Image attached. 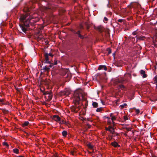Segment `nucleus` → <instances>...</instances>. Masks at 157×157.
Segmentation results:
<instances>
[{
    "instance_id": "1",
    "label": "nucleus",
    "mask_w": 157,
    "mask_h": 157,
    "mask_svg": "<svg viewBox=\"0 0 157 157\" xmlns=\"http://www.w3.org/2000/svg\"><path fill=\"white\" fill-rule=\"evenodd\" d=\"M36 21L33 20V19H31V21L27 19L25 21L23 22L20 25V26L23 32L25 33L27 31L26 28L29 27V25L33 27L35 25L34 24L36 23Z\"/></svg>"
},
{
    "instance_id": "2",
    "label": "nucleus",
    "mask_w": 157,
    "mask_h": 157,
    "mask_svg": "<svg viewBox=\"0 0 157 157\" xmlns=\"http://www.w3.org/2000/svg\"><path fill=\"white\" fill-rule=\"evenodd\" d=\"M85 96V94L82 93V92H79L78 91H75L74 94L75 99L74 100V104L75 105L77 104H79L81 97L83 101H86V98Z\"/></svg>"
},
{
    "instance_id": "3",
    "label": "nucleus",
    "mask_w": 157,
    "mask_h": 157,
    "mask_svg": "<svg viewBox=\"0 0 157 157\" xmlns=\"http://www.w3.org/2000/svg\"><path fill=\"white\" fill-rule=\"evenodd\" d=\"M43 94L44 95V97L45 98V100L47 101H50L52 99L53 96V94L51 91H50L43 92Z\"/></svg>"
},
{
    "instance_id": "4",
    "label": "nucleus",
    "mask_w": 157,
    "mask_h": 157,
    "mask_svg": "<svg viewBox=\"0 0 157 157\" xmlns=\"http://www.w3.org/2000/svg\"><path fill=\"white\" fill-rule=\"evenodd\" d=\"M132 78L131 73H127L125 74L124 77H121L123 82H128L130 81Z\"/></svg>"
},
{
    "instance_id": "5",
    "label": "nucleus",
    "mask_w": 157,
    "mask_h": 157,
    "mask_svg": "<svg viewBox=\"0 0 157 157\" xmlns=\"http://www.w3.org/2000/svg\"><path fill=\"white\" fill-rule=\"evenodd\" d=\"M71 93L69 90L65 89L64 90L61 91L59 92L57 95L59 97H62L64 95L68 96Z\"/></svg>"
},
{
    "instance_id": "6",
    "label": "nucleus",
    "mask_w": 157,
    "mask_h": 157,
    "mask_svg": "<svg viewBox=\"0 0 157 157\" xmlns=\"http://www.w3.org/2000/svg\"><path fill=\"white\" fill-rule=\"evenodd\" d=\"M40 82L42 84L48 86L47 88L48 89L50 84L51 83V81L50 79L46 78L45 79H43L41 80Z\"/></svg>"
},
{
    "instance_id": "7",
    "label": "nucleus",
    "mask_w": 157,
    "mask_h": 157,
    "mask_svg": "<svg viewBox=\"0 0 157 157\" xmlns=\"http://www.w3.org/2000/svg\"><path fill=\"white\" fill-rule=\"evenodd\" d=\"M136 42H138V41L144 40V41L146 39V37L143 36H140L139 35H137L136 36Z\"/></svg>"
},
{
    "instance_id": "8",
    "label": "nucleus",
    "mask_w": 157,
    "mask_h": 157,
    "mask_svg": "<svg viewBox=\"0 0 157 157\" xmlns=\"http://www.w3.org/2000/svg\"><path fill=\"white\" fill-rule=\"evenodd\" d=\"M123 81L121 78L120 79L119 78H117L113 80V85L114 86H116L119 83H122L123 82Z\"/></svg>"
},
{
    "instance_id": "9",
    "label": "nucleus",
    "mask_w": 157,
    "mask_h": 157,
    "mask_svg": "<svg viewBox=\"0 0 157 157\" xmlns=\"http://www.w3.org/2000/svg\"><path fill=\"white\" fill-rule=\"evenodd\" d=\"M94 29L100 33H102L105 30V28L102 26L101 25L97 27L94 26Z\"/></svg>"
},
{
    "instance_id": "10",
    "label": "nucleus",
    "mask_w": 157,
    "mask_h": 157,
    "mask_svg": "<svg viewBox=\"0 0 157 157\" xmlns=\"http://www.w3.org/2000/svg\"><path fill=\"white\" fill-rule=\"evenodd\" d=\"M44 56L45 57V62L44 63H50L51 62L49 61V56L47 53L44 52Z\"/></svg>"
},
{
    "instance_id": "11",
    "label": "nucleus",
    "mask_w": 157,
    "mask_h": 157,
    "mask_svg": "<svg viewBox=\"0 0 157 157\" xmlns=\"http://www.w3.org/2000/svg\"><path fill=\"white\" fill-rule=\"evenodd\" d=\"M32 9V8L30 7H28V6H26L24 7L23 9V11L24 12L26 13H29H29L30 11Z\"/></svg>"
},
{
    "instance_id": "12",
    "label": "nucleus",
    "mask_w": 157,
    "mask_h": 157,
    "mask_svg": "<svg viewBox=\"0 0 157 157\" xmlns=\"http://www.w3.org/2000/svg\"><path fill=\"white\" fill-rule=\"evenodd\" d=\"M110 132L112 134L111 136L112 138L115 136H119V134L117 132H116L114 130V128H113Z\"/></svg>"
},
{
    "instance_id": "13",
    "label": "nucleus",
    "mask_w": 157,
    "mask_h": 157,
    "mask_svg": "<svg viewBox=\"0 0 157 157\" xmlns=\"http://www.w3.org/2000/svg\"><path fill=\"white\" fill-rule=\"evenodd\" d=\"M29 15V13H26L25 15H21L20 18V20L22 22L24 21V20Z\"/></svg>"
},
{
    "instance_id": "14",
    "label": "nucleus",
    "mask_w": 157,
    "mask_h": 157,
    "mask_svg": "<svg viewBox=\"0 0 157 157\" xmlns=\"http://www.w3.org/2000/svg\"><path fill=\"white\" fill-rule=\"evenodd\" d=\"M53 119L57 122L59 121H61L60 117L58 115H54L53 116Z\"/></svg>"
},
{
    "instance_id": "15",
    "label": "nucleus",
    "mask_w": 157,
    "mask_h": 157,
    "mask_svg": "<svg viewBox=\"0 0 157 157\" xmlns=\"http://www.w3.org/2000/svg\"><path fill=\"white\" fill-rule=\"evenodd\" d=\"M45 9L47 10L48 9H50L52 11H54L56 10V7L55 6H49L48 7H46Z\"/></svg>"
},
{
    "instance_id": "16",
    "label": "nucleus",
    "mask_w": 157,
    "mask_h": 157,
    "mask_svg": "<svg viewBox=\"0 0 157 157\" xmlns=\"http://www.w3.org/2000/svg\"><path fill=\"white\" fill-rule=\"evenodd\" d=\"M76 34L78 35V37L81 39H83L84 38V36L81 34V31L80 30H78L77 31Z\"/></svg>"
},
{
    "instance_id": "17",
    "label": "nucleus",
    "mask_w": 157,
    "mask_h": 157,
    "mask_svg": "<svg viewBox=\"0 0 157 157\" xmlns=\"http://www.w3.org/2000/svg\"><path fill=\"white\" fill-rule=\"evenodd\" d=\"M145 73V71L143 70H141L140 71V74L143 75L142 76L143 78H145L147 77V75Z\"/></svg>"
},
{
    "instance_id": "18",
    "label": "nucleus",
    "mask_w": 157,
    "mask_h": 157,
    "mask_svg": "<svg viewBox=\"0 0 157 157\" xmlns=\"http://www.w3.org/2000/svg\"><path fill=\"white\" fill-rule=\"evenodd\" d=\"M111 145L113 146V147H120V145L118 144V143L115 141H114L111 143Z\"/></svg>"
},
{
    "instance_id": "19",
    "label": "nucleus",
    "mask_w": 157,
    "mask_h": 157,
    "mask_svg": "<svg viewBox=\"0 0 157 157\" xmlns=\"http://www.w3.org/2000/svg\"><path fill=\"white\" fill-rule=\"evenodd\" d=\"M102 69H104V70L105 71H106L107 70V68L106 66L100 65L98 68V70H100Z\"/></svg>"
},
{
    "instance_id": "20",
    "label": "nucleus",
    "mask_w": 157,
    "mask_h": 157,
    "mask_svg": "<svg viewBox=\"0 0 157 157\" xmlns=\"http://www.w3.org/2000/svg\"><path fill=\"white\" fill-rule=\"evenodd\" d=\"M71 111L77 113L78 112V110H77V108L76 107L74 106H72L71 108Z\"/></svg>"
},
{
    "instance_id": "21",
    "label": "nucleus",
    "mask_w": 157,
    "mask_h": 157,
    "mask_svg": "<svg viewBox=\"0 0 157 157\" xmlns=\"http://www.w3.org/2000/svg\"><path fill=\"white\" fill-rule=\"evenodd\" d=\"M62 135L65 137H66L67 135V132L66 131H63L62 132Z\"/></svg>"
},
{
    "instance_id": "22",
    "label": "nucleus",
    "mask_w": 157,
    "mask_h": 157,
    "mask_svg": "<svg viewBox=\"0 0 157 157\" xmlns=\"http://www.w3.org/2000/svg\"><path fill=\"white\" fill-rule=\"evenodd\" d=\"M43 69L44 70V71L48 72L50 71V68L47 67V66H45L44 68H43Z\"/></svg>"
},
{
    "instance_id": "23",
    "label": "nucleus",
    "mask_w": 157,
    "mask_h": 157,
    "mask_svg": "<svg viewBox=\"0 0 157 157\" xmlns=\"http://www.w3.org/2000/svg\"><path fill=\"white\" fill-rule=\"evenodd\" d=\"M84 24L86 27V29L88 30L90 28V25L87 22H85Z\"/></svg>"
},
{
    "instance_id": "24",
    "label": "nucleus",
    "mask_w": 157,
    "mask_h": 157,
    "mask_svg": "<svg viewBox=\"0 0 157 157\" xmlns=\"http://www.w3.org/2000/svg\"><path fill=\"white\" fill-rule=\"evenodd\" d=\"M92 105L94 108H96L98 106V103L95 102H93L92 103Z\"/></svg>"
},
{
    "instance_id": "25",
    "label": "nucleus",
    "mask_w": 157,
    "mask_h": 157,
    "mask_svg": "<svg viewBox=\"0 0 157 157\" xmlns=\"http://www.w3.org/2000/svg\"><path fill=\"white\" fill-rule=\"evenodd\" d=\"M128 40H130L131 41H132V42L134 43V41H135V38L134 37H131L130 36H129L128 37Z\"/></svg>"
},
{
    "instance_id": "26",
    "label": "nucleus",
    "mask_w": 157,
    "mask_h": 157,
    "mask_svg": "<svg viewBox=\"0 0 157 157\" xmlns=\"http://www.w3.org/2000/svg\"><path fill=\"white\" fill-rule=\"evenodd\" d=\"M12 86H13L16 89V90L18 92H20V90L16 87V86L14 84V83H13V85H12Z\"/></svg>"
},
{
    "instance_id": "27",
    "label": "nucleus",
    "mask_w": 157,
    "mask_h": 157,
    "mask_svg": "<svg viewBox=\"0 0 157 157\" xmlns=\"http://www.w3.org/2000/svg\"><path fill=\"white\" fill-rule=\"evenodd\" d=\"M13 152L16 154L19 153V150L17 148H15L13 150Z\"/></svg>"
},
{
    "instance_id": "28",
    "label": "nucleus",
    "mask_w": 157,
    "mask_h": 157,
    "mask_svg": "<svg viewBox=\"0 0 157 157\" xmlns=\"http://www.w3.org/2000/svg\"><path fill=\"white\" fill-rule=\"evenodd\" d=\"M29 124V122L28 121H25L23 124H22V126L23 127H24L25 126H27Z\"/></svg>"
},
{
    "instance_id": "29",
    "label": "nucleus",
    "mask_w": 157,
    "mask_h": 157,
    "mask_svg": "<svg viewBox=\"0 0 157 157\" xmlns=\"http://www.w3.org/2000/svg\"><path fill=\"white\" fill-rule=\"evenodd\" d=\"M113 128L112 126H109L108 128H105V130L109 131L110 132Z\"/></svg>"
},
{
    "instance_id": "30",
    "label": "nucleus",
    "mask_w": 157,
    "mask_h": 157,
    "mask_svg": "<svg viewBox=\"0 0 157 157\" xmlns=\"http://www.w3.org/2000/svg\"><path fill=\"white\" fill-rule=\"evenodd\" d=\"M88 147L90 149H92L93 148V146L91 145L90 143H89L87 145Z\"/></svg>"
},
{
    "instance_id": "31",
    "label": "nucleus",
    "mask_w": 157,
    "mask_h": 157,
    "mask_svg": "<svg viewBox=\"0 0 157 157\" xmlns=\"http://www.w3.org/2000/svg\"><path fill=\"white\" fill-rule=\"evenodd\" d=\"M133 109L135 110V112L136 114L138 115L140 113V111L139 109H137L135 108H133Z\"/></svg>"
},
{
    "instance_id": "32",
    "label": "nucleus",
    "mask_w": 157,
    "mask_h": 157,
    "mask_svg": "<svg viewBox=\"0 0 157 157\" xmlns=\"http://www.w3.org/2000/svg\"><path fill=\"white\" fill-rule=\"evenodd\" d=\"M106 51L108 52V54H107V56H108L111 53V49L110 48H108L107 49Z\"/></svg>"
},
{
    "instance_id": "33",
    "label": "nucleus",
    "mask_w": 157,
    "mask_h": 157,
    "mask_svg": "<svg viewBox=\"0 0 157 157\" xmlns=\"http://www.w3.org/2000/svg\"><path fill=\"white\" fill-rule=\"evenodd\" d=\"M117 21L119 22H123L124 23H125V21L124 20L119 19L117 20Z\"/></svg>"
},
{
    "instance_id": "34",
    "label": "nucleus",
    "mask_w": 157,
    "mask_h": 157,
    "mask_svg": "<svg viewBox=\"0 0 157 157\" xmlns=\"http://www.w3.org/2000/svg\"><path fill=\"white\" fill-rule=\"evenodd\" d=\"M119 87L121 90H123L125 88V86L124 85L122 84L119 85Z\"/></svg>"
},
{
    "instance_id": "35",
    "label": "nucleus",
    "mask_w": 157,
    "mask_h": 157,
    "mask_svg": "<svg viewBox=\"0 0 157 157\" xmlns=\"http://www.w3.org/2000/svg\"><path fill=\"white\" fill-rule=\"evenodd\" d=\"M138 30H137L135 31H134L132 33V34L133 35H137V34L138 33Z\"/></svg>"
},
{
    "instance_id": "36",
    "label": "nucleus",
    "mask_w": 157,
    "mask_h": 157,
    "mask_svg": "<svg viewBox=\"0 0 157 157\" xmlns=\"http://www.w3.org/2000/svg\"><path fill=\"white\" fill-rule=\"evenodd\" d=\"M79 27L81 30H83L84 29V27L82 24H79Z\"/></svg>"
},
{
    "instance_id": "37",
    "label": "nucleus",
    "mask_w": 157,
    "mask_h": 157,
    "mask_svg": "<svg viewBox=\"0 0 157 157\" xmlns=\"http://www.w3.org/2000/svg\"><path fill=\"white\" fill-rule=\"evenodd\" d=\"M154 81L155 84H157V75L154 78Z\"/></svg>"
},
{
    "instance_id": "38",
    "label": "nucleus",
    "mask_w": 157,
    "mask_h": 157,
    "mask_svg": "<svg viewBox=\"0 0 157 157\" xmlns=\"http://www.w3.org/2000/svg\"><path fill=\"white\" fill-rule=\"evenodd\" d=\"M102 109V108H98L96 109V111L97 112H100L101 111Z\"/></svg>"
},
{
    "instance_id": "39",
    "label": "nucleus",
    "mask_w": 157,
    "mask_h": 157,
    "mask_svg": "<svg viewBox=\"0 0 157 157\" xmlns=\"http://www.w3.org/2000/svg\"><path fill=\"white\" fill-rule=\"evenodd\" d=\"M127 105V104L126 103H124L123 105H121L120 107L121 109H123L125 106H126Z\"/></svg>"
},
{
    "instance_id": "40",
    "label": "nucleus",
    "mask_w": 157,
    "mask_h": 157,
    "mask_svg": "<svg viewBox=\"0 0 157 157\" xmlns=\"http://www.w3.org/2000/svg\"><path fill=\"white\" fill-rule=\"evenodd\" d=\"M111 119L112 120L113 122L114 123L113 121H114V120H116V117L114 116H113L111 117Z\"/></svg>"
},
{
    "instance_id": "41",
    "label": "nucleus",
    "mask_w": 157,
    "mask_h": 157,
    "mask_svg": "<svg viewBox=\"0 0 157 157\" xmlns=\"http://www.w3.org/2000/svg\"><path fill=\"white\" fill-rule=\"evenodd\" d=\"M66 123V121H65L64 119H62L61 121L60 122V124H62Z\"/></svg>"
},
{
    "instance_id": "42",
    "label": "nucleus",
    "mask_w": 157,
    "mask_h": 157,
    "mask_svg": "<svg viewBox=\"0 0 157 157\" xmlns=\"http://www.w3.org/2000/svg\"><path fill=\"white\" fill-rule=\"evenodd\" d=\"M44 62V61L43 60H42L41 61V63L39 65V66H40V67L41 68L42 67V66L43 65V63Z\"/></svg>"
},
{
    "instance_id": "43",
    "label": "nucleus",
    "mask_w": 157,
    "mask_h": 157,
    "mask_svg": "<svg viewBox=\"0 0 157 157\" xmlns=\"http://www.w3.org/2000/svg\"><path fill=\"white\" fill-rule=\"evenodd\" d=\"M124 121H126V120H128V117L127 116H124Z\"/></svg>"
},
{
    "instance_id": "44",
    "label": "nucleus",
    "mask_w": 157,
    "mask_h": 157,
    "mask_svg": "<svg viewBox=\"0 0 157 157\" xmlns=\"http://www.w3.org/2000/svg\"><path fill=\"white\" fill-rule=\"evenodd\" d=\"M3 145H5L7 147H9V145L8 144V143L6 142H4L3 143Z\"/></svg>"
},
{
    "instance_id": "45",
    "label": "nucleus",
    "mask_w": 157,
    "mask_h": 157,
    "mask_svg": "<svg viewBox=\"0 0 157 157\" xmlns=\"http://www.w3.org/2000/svg\"><path fill=\"white\" fill-rule=\"evenodd\" d=\"M125 128V129L127 130L128 131H130L131 130V128H130L126 127L125 128Z\"/></svg>"
},
{
    "instance_id": "46",
    "label": "nucleus",
    "mask_w": 157,
    "mask_h": 157,
    "mask_svg": "<svg viewBox=\"0 0 157 157\" xmlns=\"http://www.w3.org/2000/svg\"><path fill=\"white\" fill-rule=\"evenodd\" d=\"M153 44L154 46L156 48H157V44H156L154 41H153Z\"/></svg>"
},
{
    "instance_id": "47",
    "label": "nucleus",
    "mask_w": 157,
    "mask_h": 157,
    "mask_svg": "<svg viewBox=\"0 0 157 157\" xmlns=\"http://www.w3.org/2000/svg\"><path fill=\"white\" fill-rule=\"evenodd\" d=\"M70 31H71L73 33H74L76 34V30L74 29H71L70 30Z\"/></svg>"
},
{
    "instance_id": "48",
    "label": "nucleus",
    "mask_w": 157,
    "mask_h": 157,
    "mask_svg": "<svg viewBox=\"0 0 157 157\" xmlns=\"http://www.w3.org/2000/svg\"><path fill=\"white\" fill-rule=\"evenodd\" d=\"M75 107H76V108H77V109H78V110H78V111L80 109V106H77V105H78V104H77L76 105H75Z\"/></svg>"
},
{
    "instance_id": "49",
    "label": "nucleus",
    "mask_w": 157,
    "mask_h": 157,
    "mask_svg": "<svg viewBox=\"0 0 157 157\" xmlns=\"http://www.w3.org/2000/svg\"><path fill=\"white\" fill-rule=\"evenodd\" d=\"M108 18L106 17H105L104 18V21H106V23L107 21H108Z\"/></svg>"
},
{
    "instance_id": "50",
    "label": "nucleus",
    "mask_w": 157,
    "mask_h": 157,
    "mask_svg": "<svg viewBox=\"0 0 157 157\" xmlns=\"http://www.w3.org/2000/svg\"><path fill=\"white\" fill-rule=\"evenodd\" d=\"M64 124H65L68 127H69V125H70V124L68 123L67 122H66V123H64Z\"/></svg>"
},
{
    "instance_id": "51",
    "label": "nucleus",
    "mask_w": 157,
    "mask_h": 157,
    "mask_svg": "<svg viewBox=\"0 0 157 157\" xmlns=\"http://www.w3.org/2000/svg\"><path fill=\"white\" fill-rule=\"evenodd\" d=\"M132 4H133V3H132L130 5H129L128 6V7H129L130 8L133 7Z\"/></svg>"
},
{
    "instance_id": "52",
    "label": "nucleus",
    "mask_w": 157,
    "mask_h": 157,
    "mask_svg": "<svg viewBox=\"0 0 157 157\" xmlns=\"http://www.w3.org/2000/svg\"><path fill=\"white\" fill-rule=\"evenodd\" d=\"M48 54V56H50L51 57H53L54 55H53L51 53H50L49 54Z\"/></svg>"
},
{
    "instance_id": "53",
    "label": "nucleus",
    "mask_w": 157,
    "mask_h": 157,
    "mask_svg": "<svg viewBox=\"0 0 157 157\" xmlns=\"http://www.w3.org/2000/svg\"><path fill=\"white\" fill-rule=\"evenodd\" d=\"M64 76H65V78H68V75L67 73H66L64 75Z\"/></svg>"
},
{
    "instance_id": "54",
    "label": "nucleus",
    "mask_w": 157,
    "mask_h": 157,
    "mask_svg": "<svg viewBox=\"0 0 157 157\" xmlns=\"http://www.w3.org/2000/svg\"><path fill=\"white\" fill-rule=\"evenodd\" d=\"M104 118H107L109 120V119H110V118L106 116H104Z\"/></svg>"
},
{
    "instance_id": "55",
    "label": "nucleus",
    "mask_w": 157,
    "mask_h": 157,
    "mask_svg": "<svg viewBox=\"0 0 157 157\" xmlns=\"http://www.w3.org/2000/svg\"><path fill=\"white\" fill-rule=\"evenodd\" d=\"M71 154L72 155H74V151H71Z\"/></svg>"
},
{
    "instance_id": "56",
    "label": "nucleus",
    "mask_w": 157,
    "mask_h": 157,
    "mask_svg": "<svg viewBox=\"0 0 157 157\" xmlns=\"http://www.w3.org/2000/svg\"><path fill=\"white\" fill-rule=\"evenodd\" d=\"M65 11H66V10H62V13H64Z\"/></svg>"
},
{
    "instance_id": "57",
    "label": "nucleus",
    "mask_w": 157,
    "mask_h": 157,
    "mask_svg": "<svg viewBox=\"0 0 157 157\" xmlns=\"http://www.w3.org/2000/svg\"><path fill=\"white\" fill-rule=\"evenodd\" d=\"M85 105V106L84 107V108H86L87 107V105H88L87 103H86Z\"/></svg>"
},
{
    "instance_id": "58",
    "label": "nucleus",
    "mask_w": 157,
    "mask_h": 157,
    "mask_svg": "<svg viewBox=\"0 0 157 157\" xmlns=\"http://www.w3.org/2000/svg\"><path fill=\"white\" fill-rule=\"evenodd\" d=\"M57 61H55L54 64V65H57Z\"/></svg>"
},
{
    "instance_id": "59",
    "label": "nucleus",
    "mask_w": 157,
    "mask_h": 157,
    "mask_svg": "<svg viewBox=\"0 0 157 157\" xmlns=\"http://www.w3.org/2000/svg\"><path fill=\"white\" fill-rule=\"evenodd\" d=\"M53 66V64H50V65H49V67H52V66Z\"/></svg>"
},
{
    "instance_id": "60",
    "label": "nucleus",
    "mask_w": 157,
    "mask_h": 157,
    "mask_svg": "<svg viewBox=\"0 0 157 157\" xmlns=\"http://www.w3.org/2000/svg\"><path fill=\"white\" fill-rule=\"evenodd\" d=\"M55 157H58L57 154H56L54 155Z\"/></svg>"
},
{
    "instance_id": "61",
    "label": "nucleus",
    "mask_w": 157,
    "mask_h": 157,
    "mask_svg": "<svg viewBox=\"0 0 157 157\" xmlns=\"http://www.w3.org/2000/svg\"><path fill=\"white\" fill-rule=\"evenodd\" d=\"M156 99H154V100H153V101H155L157 100V95L156 96Z\"/></svg>"
},
{
    "instance_id": "62",
    "label": "nucleus",
    "mask_w": 157,
    "mask_h": 157,
    "mask_svg": "<svg viewBox=\"0 0 157 157\" xmlns=\"http://www.w3.org/2000/svg\"><path fill=\"white\" fill-rule=\"evenodd\" d=\"M108 124H110L111 123V122L110 121H108Z\"/></svg>"
},
{
    "instance_id": "63",
    "label": "nucleus",
    "mask_w": 157,
    "mask_h": 157,
    "mask_svg": "<svg viewBox=\"0 0 157 157\" xmlns=\"http://www.w3.org/2000/svg\"><path fill=\"white\" fill-rule=\"evenodd\" d=\"M101 102L103 104V105H104L105 104V102H104L102 100L101 101Z\"/></svg>"
},
{
    "instance_id": "64",
    "label": "nucleus",
    "mask_w": 157,
    "mask_h": 157,
    "mask_svg": "<svg viewBox=\"0 0 157 157\" xmlns=\"http://www.w3.org/2000/svg\"><path fill=\"white\" fill-rule=\"evenodd\" d=\"M113 115V114L112 113H111L110 114V116L111 117L112 116V115Z\"/></svg>"
}]
</instances>
